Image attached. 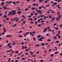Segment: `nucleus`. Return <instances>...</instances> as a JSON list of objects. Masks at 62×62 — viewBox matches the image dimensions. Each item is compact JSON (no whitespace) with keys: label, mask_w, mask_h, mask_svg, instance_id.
<instances>
[{"label":"nucleus","mask_w":62,"mask_h":62,"mask_svg":"<svg viewBox=\"0 0 62 62\" xmlns=\"http://www.w3.org/2000/svg\"><path fill=\"white\" fill-rule=\"evenodd\" d=\"M9 14L8 16H10L12 15H14L16 14V12L15 10L12 11L10 12H9L8 13Z\"/></svg>","instance_id":"f257e3e1"},{"label":"nucleus","mask_w":62,"mask_h":62,"mask_svg":"<svg viewBox=\"0 0 62 62\" xmlns=\"http://www.w3.org/2000/svg\"><path fill=\"white\" fill-rule=\"evenodd\" d=\"M44 39V37H43V36H42L41 37H40V39H39V41H42V39Z\"/></svg>","instance_id":"f03ea898"},{"label":"nucleus","mask_w":62,"mask_h":62,"mask_svg":"<svg viewBox=\"0 0 62 62\" xmlns=\"http://www.w3.org/2000/svg\"><path fill=\"white\" fill-rule=\"evenodd\" d=\"M47 30V29L46 28H45L44 29V31H43V33H44Z\"/></svg>","instance_id":"7ed1b4c3"},{"label":"nucleus","mask_w":62,"mask_h":62,"mask_svg":"<svg viewBox=\"0 0 62 62\" xmlns=\"http://www.w3.org/2000/svg\"><path fill=\"white\" fill-rule=\"evenodd\" d=\"M49 17V19H52V18H53V16H52L51 15H50L49 16H48Z\"/></svg>","instance_id":"20e7f679"},{"label":"nucleus","mask_w":62,"mask_h":62,"mask_svg":"<svg viewBox=\"0 0 62 62\" xmlns=\"http://www.w3.org/2000/svg\"><path fill=\"white\" fill-rule=\"evenodd\" d=\"M22 11H19L17 12V13L18 14H21L22 13Z\"/></svg>","instance_id":"39448f33"},{"label":"nucleus","mask_w":62,"mask_h":62,"mask_svg":"<svg viewBox=\"0 0 62 62\" xmlns=\"http://www.w3.org/2000/svg\"><path fill=\"white\" fill-rule=\"evenodd\" d=\"M56 19L58 21H60V18H59V17H58V18L56 17Z\"/></svg>","instance_id":"423d86ee"},{"label":"nucleus","mask_w":62,"mask_h":62,"mask_svg":"<svg viewBox=\"0 0 62 62\" xmlns=\"http://www.w3.org/2000/svg\"><path fill=\"white\" fill-rule=\"evenodd\" d=\"M22 17L23 18H24V19H25L26 18L25 16H24L23 15H22Z\"/></svg>","instance_id":"0eeeda50"},{"label":"nucleus","mask_w":62,"mask_h":62,"mask_svg":"<svg viewBox=\"0 0 62 62\" xmlns=\"http://www.w3.org/2000/svg\"><path fill=\"white\" fill-rule=\"evenodd\" d=\"M3 30L4 32H6V29L5 28H3Z\"/></svg>","instance_id":"6e6552de"},{"label":"nucleus","mask_w":62,"mask_h":62,"mask_svg":"<svg viewBox=\"0 0 62 62\" xmlns=\"http://www.w3.org/2000/svg\"><path fill=\"white\" fill-rule=\"evenodd\" d=\"M11 20H12L11 21H15V20H16V19L15 18L12 19H11Z\"/></svg>","instance_id":"1a4fd4ad"},{"label":"nucleus","mask_w":62,"mask_h":62,"mask_svg":"<svg viewBox=\"0 0 62 62\" xmlns=\"http://www.w3.org/2000/svg\"><path fill=\"white\" fill-rule=\"evenodd\" d=\"M41 10H38L37 11V13H40V12Z\"/></svg>","instance_id":"9d476101"},{"label":"nucleus","mask_w":62,"mask_h":62,"mask_svg":"<svg viewBox=\"0 0 62 62\" xmlns=\"http://www.w3.org/2000/svg\"><path fill=\"white\" fill-rule=\"evenodd\" d=\"M16 8H17L18 10H21V9L19 7H18Z\"/></svg>","instance_id":"9b49d317"},{"label":"nucleus","mask_w":62,"mask_h":62,"mask_svg":"<svg viewBox=\"0 0 62 62\" xmlns=\"http://www.w3.org/2000/svg\"><path fill=\"white\" fill-rule=\"evenodd\" d=\"M5 3H4V2H2L1 3V5H4Z\"/></svg>","instance_id":"f8f14e48"},{"label":"nucleus","mask_w":62,"mask_h":62,"mask_svg":"<svg viewBox=\"0 0 62 62\" xmlns=\"http://www.w3.org/2000/svg\"><path fill=\"white\" fill-rule=\"evenodd\" d=\"M20 2V1H16V5H17V4H18V3H19Z\"/></svg>","instance_id":"ddd939ff"},{"label":"nucleus","mask_w":62,"mask_h":62,"mask_svg":"<svg viewBox=\"0 0 62 62\" xmlns=\"http://www.w3.org/2000/svg\"><path fill=\"white\" fill-rule=\"evenodd\" d=\"M59 53V52L57 51L56 52H54V53L55 54H58Z\"/></svg>","instance_id":"4468645a"},{"label":"nucleus","mask_w":62,"mask_h":62,"mask_svg":"<svg viewBox=\"0 0 62 62\" xmlns=\"http://www.w3.org/2000/svg\"><path fill=\"white\" fill-rule=\"evenodd\" d=\"M58 17L59 18H61V15H58Z\"/></svg>","instance_id":"2eb2a0df"},{"label":"nucleus","mask_w":62,"mask_h":62,"mask_svg":"<svg viewBox=\"0 0 62 62\" xmlns=\"http://www.w3.org/2000/svg\"><path fill=\"white\" fill-rule=\"evenodd\" d=\"M28 20H31V21H33V19H32V18H29Z\"/></svg>","instance_id":"dca6fc26"},{"label":"nucleus","mask_w":62,"mask_h":62,"mask_svg":"<svg viewBox=\"0 0 62 62\" xmlns=\"http://www.w3.org/2000/svg\"><path fill=\"white\" fill-rule=\"evenodd\" d=\"M22 49H24V46H22Z\"/></svg>","instance_id":"f3484780"},{"label":"nucleus","mask_w":62,"mask_h":62,"mask_svg":"<svg viewBox=\"0 0 62 62\" xmlns=\"http://www.w3.org/2000/svg\"><path fill=\"white\" fill-rule=\"evenodd\" d=\"M37 25L39 27H40L41 26V25L40 24H38Z\"/></svg>","instance_id":"a211bd4d"},{"label":"nucleus","mask_w":62,"mask_h":62,"mask_svg":"<svg viewBox=\"0 0 62 62\" xmlns=\"http://www.w3.org/2000/svg\"><path fill=\"white\" fill-rule=\"evenodd\" d=\"M41 8H42V7L41 6H40L39 7V9H41Z\"/></svg>","instance_id":"6ab92c4d"},{"label":"nucleus","mask_w":62,"mask_h":62,"mask_svg":"<svg viewBox=\"0 0 62 62\" xmlns=\"http://www.w3.org/2000/svg\"><path fill=\"white\" fill-rule=\"evenodd\" d=\"M44 19H46V16H45L43 18Z\"/></svg>","instance_id":"aec40b11"},{"label":"nucleus","mask_w":62,"mask_h":62,"mask_svg":"<svg viewBox=\"0 0 62 62\" xmlns=\"http://www.w3.org/2000/svg\"><path fill=\"white\" fill-rule=\"evenodd\" d=\"M35 8V7H32L31 9V10H34Z\"/></svg>","instance_id":"412c9836"},{"label":"nucleus","mask_w":62,"mask_h":62,"mask_svg":"<svg viewBox=\"0 0 62 62\" xmlns=\"http://www.w3.org/2000/svg\"><path fill=\"white\" fill-rule=\"evenodd\" d=\"M17 25V24H14V25L13 26V27H15V26H16Z\"/></svg>","instance_id":"4be33fe9"},{"label":"nucleus","mask_w":62,"mask_h":62,"mask_svg":"<svg viewBox=\"0 0 62 62\" xmlns=\"http://www.w3.org/2000/svg\"><path fill=\"white\" fill-rule=\"evenodd\" d=\"M55 29L56 30H58V28H57V27H56L55 28Z\"/></svg>","instance_id":"5701e85b"},{"label":"nucleus","mask_w":62,"mask_h":62,"mask_svg":"<svg viewBox=\"0 0 62 62\" xmlns=\"http://www.w3.org/2000/svg\"><path fill=\"white\" fill-rule=\"evenodd\" d=\"M52 20V21H54V20H55V17H53Z\"/></svg>","instance_id":"b1692460"},{"label":"nucleus","mask_w":62,"mask_h":62,"mask_svg":"<svg viewBox=\"0 0 62 62\" xmlns=\"http://www.w3.org/2000/svg\"><path fill=\"white\" fill-rule=\"evenodd\" d=\"M6 3H8V4H10V2L8 1H7L6 2Z\"/></svg>","instance_id":"393cba45"},{"label":"nucleus","mask_w":62,"mask_h":62,"mask_svg":"<svg viewBox=\"0 0 62 62\" xmlns=\"http://www.w3.org/2000/svg\"><path fill=\"white\" fill-rule=\"evenodd\" d=\"M6 19L7 20V21H8L9 20V18H8V17H7L6 18Z\"/></svg>","instance_id":"a878e982"},{"label":"nucleus","mask_w":62,"mask_h":62,"mask_svg":"<svg viewBox=\"0 0 62 62\" xmlns=\"http://www.w3.org/2000/svg\"><path fill=\"white\" fill-rule=\"evenodd\" d=\"M60 31H58V35H59V34H60Z\"/></svg>","instance_id":"bb28decb"},{"label":"nucleus","mask_w":62,"mask_h":62,"mask_svg":"<svg viewBox=\"0 0 62 62\" xmlns=\"http://www.w3.org/2000/svg\"><path fill=\"white\" fill-rule=\"evenodd\" d=\"M3 21L4 22V23H6V21L5 20H4V19L3 20Z\"/></svg>","instance_id":"cd10ccee"},{"label":"nucleus","mask_w":62,"mask_h":62,"mask_svg":"<svg viewBox=\"0 0 62 62\" xmlns=\"http://www.w3.org/2000/svg\"><path fill=\"white\" fill-rule=\"evenodd\" d=\"M37 18H35L34 19L33 21H36V20H37Z\"/></svg>","instance_id":"c85d7f7f"},{"label":"nucleus","mask_w":62,"mask_h":62,"mask_svg":"<svg viewBox=\"0 0 62 62\" xmlns=\"http://www.w3.org/2000/svg\"><path fill=\"white\" fill-rule=\"evenodd\" d=\"M44 17V15H41V16H40L41 18H42V17Z\"/></svg>","instance_id":"c756f323"},{"label":"nucleus","mask_w":62,"mask_h":62,"mask_svg":"<svg viewBox=\"0 0 62 62\" xmlns=\"http://www.w3.org/2000/svg\"><path fill=\"white\" fill-rule=\"evenodd\" d=\"M56 4H57V2H54V5H56Z\"/></svg>","instance_id":"7c9ffc66"},{"label":"nucleus","mask_w":62,"mask_h":62,"mask_svg":"<svg viewBox=\"0 0 62 62\" xmlns=\"http://www.w3.org/2000/svg\"><path fill=\"white\" fill-rule=\"evenodd\" d=\"M15 53L16 54H18L19 53V51H16Z\"/></svg>","instance_id":"2f4dec72"},{"label":"nucleus","mask_w":62,"mask_h":62,"mask_svg":"<svg viewBox=\"0 0 62 62\" xmlns=\"http://www.w3.org/2000/svg\"><path fill=\"white\" fill-rule=\"evenodd\" d=\"M34 35H35L34 34L32 33V34H31V37H34Z\"/></svg>","instance_id":"473e14b6"},{"label":"nucleus","mask_w":62,"mask_h":62,"mask_svg":"<svg viewBox=\"0 0 62 62\" xmlns=\"http://www.w3.org/2000/svg\"><path fill=\"white\" fill-rule=\"evenodd\" d=\"M33 38L34 39V40L35 41H36V38H35L33 37Z\"/></svg>","instance_id":"72a5a7b5"},{"label":"nucleus","mask_w":62,"mask_h":62,"mask_svg":"<svg viewBox=\"0 0 62 62\" xmlns=\"http://www.w3.org/2000/svg\"><path fill=\"white\" fill-rule=\"evenodd\" d=\"M39 46V44H37V45L35 46H36V47H38V46Z\"/></svg>","instance_id":"f704fd0d"},{"label":"nucleus","mask_w":62,"mask_h":62,"mask_svg":"<svg viewBox=\"0 0 62 62\" xmlns=\"http://www.w3.org/2000/svg\"><path fill=\"white\" fill-rule=\"evenodd\" d=\"M51 40L50 39H48L47 40V41H50Z\"/></svg>","instance_id":"c9c22d12"},{"label":"nucleus","mask_w":62,"mask_h":62,"mask_svg":"<svg viewBox=\"0 0 62 62\" xmlns=\"http://www.w3.org/2000/svg\"><path fill=\"white\" fill-rule=\"evenodd\" d=\"M30 32H26V35H27L28 34H29V33Z\"/></svg>","instance_id":"e433bc0d"},{"label":"nucleus","mask_w":62,"mask_h":62,"mask_svg":"<svg viewBox=\"0 0 62 62\" xmlns=\"http://www.w3.org/2000/svg\"><path fill=\"white\" fill-rule=\"evenodd\" d=\"M35 56H36V55H32V56H31V57H35Z\"/></svg>","instance_id":"4c0bfd02"},{"label":"nucleus","mask_w":62,"mask_h":62,"mask_svg":"<svg viewBox=\"0 0 62 62\" xmlns=\"http://www.w3.org/2000/svg\"><path fill=\"white\" fill-rule=\"evenodd\" d=\"M50 6V5L48 4L46 5V7H49Z\"/></svg>","instance_id":"58836bf2"},{"label":"nucleus","mask_w":62,"mask_h":62,"mask_svg":"<svg viewBox=\"0 0 62 62\" xmlns=\"http://www.w3.org/2000/svg\"><path fill=\"white\" fill-rule=\"evenodd\" d=\"M39 37H41V35H39L38 36V37L39 38Z\"/></svg>","instance_id":"ea45409f"},{"label":"nucleus","mask_w":62,"mask_h":62,"mask_svg":"<svg viewBox=\"0 0 62 62\" xmlns=\"http://www.w3.org/2000/svg\"><path fill=\"white\" fill-rule=\"evenodd\" d=\"M3 9H7V7H5L4 8H3Z\"/></svg>","instance_id":"a19ab883"},{"label":"nucleus","mask_w":62,"mask_h":62,"mask_svg":"<svg viewBox=\"0 0 62 62\" xmlns=\"http://www.w3.org/2000/svg\"><path fill=\"white\" fill-rule=\"evenodd\" d=\"M49 29H50V27L49 26H48L47 27V29L48 30H49Z\"/></svg>","instance_id":"79ce46f5"},{"label":"nucleus","mask_w":62,"mask_h":62,"mask_svg":"<svg viewBox=\"0 0 62 62\" xmlns=\"http://www.w3.org/2000/svg\"><path fill=\"white\" fill-rule=\"evenodd\" d=\"M45 21H41V23H44V22H45Z\"/></svg>","instance_id":"37998d69"},{"label":"nucleus","mask_w":62,"mask_h":62,"mask_svg":"<svg viewBox=\"0 0 62 62\" xmlns=\"http://www.w3.org/2000/svg\"><path fill=\"white\" fill-rule=\"evenodd\" d=\"M11 60V58H10L8 60V61H9V62H10V60Z\"/></svg>","instance_id":"c03bdc74"},{"label":"nucleus","mask_w":62,"mask_h":62,"mask_svg":"<svg viewBox=\"0 0 62 62\" xmlns=\"http://www.w3.org/2000/svg\"><path fill=\"white\" fill-rule=\"evenodd\" d=\"M41 45H42V46H44V44L43 43H42L41 44Z\"/></svg>","instance_id":"a18cd8bd"},{"label":"nucleus","mask_w":62,"mask_h":62,"mask_svg":"<svg viewBox=\"0 0 62 62\" xmlns=\"http://www.w3.org/2000/svg\"><path fill=\"white\" fill-rule=\"evenodd\" d=\"M37 22H38V23H39L40 22V19H39L38 21H37Z\"/></svg>","instance_id":"49530a36"},{"label":"nucleus","mask_w":62,"mask_h":62,"mask_svg":"<svg viewBox=\"0 0 62 62\" xmlns=\"http://www.w3.org/2000/svg\"><path fill=\"white\" fill-rule=\"evenodd\" d=\"M58 38H59L60 39L61 37H60V36L59 35H58Z\"/></svg>","instance_id":"de8ad7c7"},{"label":"nucleus","mask_w":62,"mask_h":62,"mask_svg":"<svg viewBox=\"0 0 62 62\" xmlns=\"http://www.w3.org/2000/svg\"><path fill=\"white\" fill-rule=\"evenodd\" d=\"M60 12H57V15H58V14H60Z\"/></svg>","instance_id":"09e8293b"},{"label":"nucleus","mask_w":62,"mask_h":62,"mask_svg":"<svg viewBox=\"0 0 62 62\" xmlns=\"http://www.w3.org/2000/svg\"><path fill=\"white\" fill-rule=\"evenodd\" d=\"M31 24L32 23H34V22H33V21H31Z\"/></svg>","instance_id":"8fccbe9b"},{"label":"nucleus","mask_w":62,"mask_h":62,"mask_svg":"<svg viewBox=\"0 0 62 62\" xmlns=\"http://www.w3.org/2000/svg\"><path fill=\"white\" fill-rule=\"evenodd\" d=\"M35 25H37V21H36L35 22Z\"/></svg>","instance_id":"3c124183"},{"label":"nucleus","mask_w":62,"mask_h":62,"mask_svg":"<svg viewBox=\"0 0 62 62\" xmlns=\"http://www.w3.org/2000/svg\"><path fill=\"white\" fill-rule=\"evenodd\" d=\"M42 0H39V2H42Z\"/></svg>","instance_id":"603ef678"},{"label":"nucleus","mask_w":62,"mask_h":62,"mask_svg":"<svg viewBox=\"0 0 62 62\" xmlns=\"http://www.w3.org/2000/svg\"><path fill=\"white\" fill-rule=\"evenodd\" d=\"M54 39H57V37L56 36L54 37Z\"/></svg>","instance_id":"864d4df0"},{"label":"nucleus","mask_w":62,"mask_h":62,"mask_svg":"<svg viewBox=\"0 0 62 62\" xmlns=\"http://www.w3.org/2000/svg\"><path fill=\"white\" fill-rule=\"evenodd\" d=\"M44 52L45 53H47V51H46V50H45L44 51Z\"/></svg>","instance_id":"5fc2aeb1"},{"label":"nucleus","mask_w":62,"mask_h":62,"mask_svg":"<svg viewBox=\"0 0 62 62\" xmlns=\"http://www.w3.org/2000/svg\"><path fill=\"white\" fill-rule=\"evenodd\" d=\"M31 54H33V52H31L30 53Z\"/></svg>","instance_id":"6e6d98bb"},{"label":"nucleus","mask_w":62,"mask_h":62,"mask_svg":"<svg viewBox=\"0 0 62 62\" xmlns=\"http://www.w3.org/2000/svg\"><path fill=\"white\" fill-rule=\"evenodd\" d=\"M8 46H10V43H8Z\"/></svg>","instance_id":"4d7b16f0"},{"label":"nucleus","mask_w":62,"mask_h":62,"mask_svg":"<svg viewBox=\"0 0 62 62\" xmlns=\"http://www.w3.org/2000/svg\"><path fill=\"white\" fill-rule=\"evenodd\" d=\"M13 4H16V3H15V2H14V1L13 2Z\"/></svg>","instance_id":"13d9d810"},{"label":"nucleus","mask_w":62,"mask_h":62,"mask_svg":"<svg viewBox=\"0 0 62 62\" xmlns=\"http://www.w3.org/2000/svg\"><path fill=\"white\" fill-rule=\"evenodd\" d=\"M15 19H16H16H19V18H18V17H16L15 18Z\"/></svg>","instance_id":"bf43d9fd"},{"label":"nucleus","mask_w":62,"mask_h":62,"mask_svg":"<svg viewBox=\"0 0 62 62\" xmlns=\"http://www.w3.org/2000/svg\"><path fill=\"white\" fill-rule=\"evenodd\" d=\"M32 5L33 6H36V3H35L33 4Z\"/></svg>","instance_id":"052dcab7"},{"label":"nucleus","mask_w":62,"mask_h":62,"mask_svg":"<svg viewBox=\"0 0 62 62\" xmlns=\"http://www.w3.org/2000/svg\"><path fill=\"white\" fill-rule=\"evenodd\" d=\"M7 17V15H5L4 16V18H6Z\"/></svg>","instance_id":"680f3d73"},{"label":"nucleus","mask_w":62,"mask_h":62,"mask_svg":"<svg viewBox=\"0 0 62 62\" xmlns=\"http://www.w3.org/2000/svg\"><path fill=\"white\" fill-rule=\"evenodd\" d=\"M25 23H26V22L25 21L23 22V24H24Z\"/></svg>","instance_id":"e2e57ef3"},{"label":"nucleus","mask_w":62,"mask_h":62,"mask_svg":"<svg viewBox=\"0 0 62 62\" xmlns=\"http://www.w3.org/2000/svg\"><path fill=\"white\" fill-rule=\"evenodd\" d=\"M32 32H31L30 33V35H32Z\"/></svg>","instance_id":"0e129e2a"},{"label":"nucleus","mask_w":62,"mask_h":62,"mask_svg":"<svg viewBox=\"0 0 62 62\" xmlns=\"http://www.w3.org/2000/svg\"><path fill=\"white\" fill-rule=\"evenodd\" d=\"M23 31H20L19 32V33H22Z\"/></svg>","instance_id":"69168bd1"},{"label":"nucleus","mask_w":62,"mask_h":62,"mask_svg":"<svg viewBox=\"0 0 62 62\" xmlns=\"http://www.w3.org/2000/svg\"><path fill=\"white\" fill-rule=\"evenodd\" d=\"M28 49H26L25 50V51L26 52H27V51H28Z\"/></svg>","instance_id":"338daca9"},{"label":"nucleus","mask_w":62,"mask_h":62,"mask_svg":"<svg viewBox=\"0 0 62 62\" xmlns=\"http://www.w3.org/2000/svg\"><path fill=\"white\" fill-rule=\"evenodd\" d=\"M62 27V24H61L60 25V27Z\"/></svg>","instance_id":"774afa93"}]
</instances>
